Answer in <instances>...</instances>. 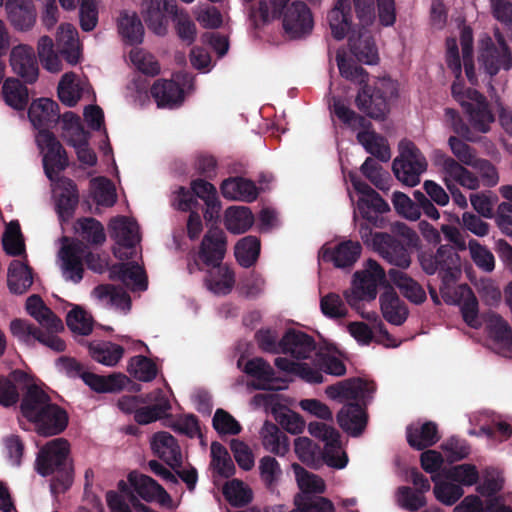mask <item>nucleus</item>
<instances>
[{"mask_svg": "<svg viewBox=\"0 0 512 512\" xmlns=\"http://www.w3.org/2000/svg\"><path fill=\"white\" fill-rule=\"evenodd\" d=\"M327 19L334 39L343 40L348 36L350 51L358 61L369 65L377 63L378 50L367 26L361 25L356 30L352 24L351 0H337Z\"/></svg>", "mask_w": 512, "mask_h": 512, "instance_id": "1", "label": "nucleus"}, {"mask_svg": "<svg viewBox=\"0 0 512 512\" xmlns=\"http://www.w3.org/2000/svg\"><path fill=\"white\" fill-rule=\"evenodd\" d=\"M261 0L255 16L262 23L282 19L285 33L291 39H300L309 35L313 29V17L309 7L302 1Z\"/></svg>", "mask_w": 512, "mask_h": 512, "instance_id": "2", "label": "nucleus"}, {"mask_svg": "<svg viewBox=\"0 0 512 512\" xmlns=\"http://www.w3.org/2000/svg\"><path fill=\"white\" fill-rule=\"evenodd\" d=\"M70 445L64 438L48 442L38 453L36 471L43 477L56 474L50 483L51 493L66 492L73 483V466L69 460Z\"/></svg>", "mask_w": 512, "mask_h": 512, "instance_id": "3", "label": "nucleus"}, {"mask_svg": "<svg viewBox=\"0 0 512 512\" xmlns=\"http://www.w3.org/2000/svg\"><path fill=\"white\" fill-rule=\"evenodd\" d=\"M300 492L294 497L295 509L290 512H329L334 509L333 503L321 494L326 490L325 481L300 464L292 465Z\"/></svg>", "mask_w": 512, "mask_h": 512, "instance_id": "4", "label": "nucleus"}, {"mask_svg": "<svg viewBox=\"0 0 512 512\" xmlns=\"http://www.w3.org/2000/svg\"><path fill=\"white\" fill-rule=\"evenodd\" d=\"M397 96L396 82L390 78H382L373 85L361 86L355 98V105L369 118L383 121L389 112V101Z\"/></svg>", "mask_w": 512, "mask_h": 512, "instance_id": "5", "label": "nucleus"}, {"mask_svg": "<svg viewBox=\"0 0 512 512\" xmlns=\"http://www.w3.org/2000/svg\"><path fill=\"white\" fill-rule=\"evenodd\" d=\"M418 260L426 274L434 275L438 273L444 285L455 282L461 274L460 256L448 244L440 245L436 251L432 248L421 249Z\"/></svg>", "mask_w": 512, "mask_h": 512, "instance_id": "6", "label": "nucleus"}, {"mask_svg": "<svg viewBox=\"0 0 512 512\" xmlns=\"http://www.w3.org/2000/svg\"><path fill=\"white\" fill-rule=\"evenodd\" d=\"M384 281V269L376 260L368 259L365 269L354 274L352 287L345 290L343 296L350 307L359 308L363 300L376 298L377 287Z\"/></svg>", "mask_w": 512, "mask_h": 512, "instance_id": "7", "label": "nucleus"}, {"mask_svg": "<svg viewBox=\"0 0 512 512\" xmlns=\"http://www.w3.org/2000/svg\"><path fill=\"white\" fill-rule=\"evenodd\" d=\"M399 150V156L392 163L393 173L404 185L416 186L427 169L426 158L412 141H401Z\"/></svg>", "mask_w": 512, "mask_h": 512, "instance_id": "8", "label": "nucleus"}, {"mask_svg": "<svg viewBox=\"0 0 512 512\" xmlns=\"http://www.w3.org/2000/svg\"><path fill=\"white\" fill-rule=\"evenodd\" d=\"M38 146L46 153L43 156V168L46 177L54 182L59 173L69 166L66 150L50 130H42L36 136Z\"/></svg>", "mask_w": 512, "mask_h": 512, "instance_id": "9", "label": "nucleus"}, {"mask_svg": "<svg viewBox=\"0 0 512 512\" xmlns=\"http://www.w3.org/2000/svg\"><path fill=\"white\" fill-rule=\"evenodd\" d=\"M308 432L311 436L325 442L323 459L328 466L343 469L347 465L348 457L346 453H339L341 447L340 434L333 426L314 421L309 423Z\"/></svg>", "mask_w": 512, "mask_h": 512, "instance_id": "10", "label": "nucleus"}, {"mask_svg": "<svg viewBox=\"0 0 512 512\" xmlns=\"http://www.w3.org/2000/svg\"><path fill=\"white\" fill-rule=\"evenodd\" d=\"M469 101H462V108L468 115L470 125L479 133H487L495 117L486 97L475 89L467 90Z\"/></svg>", "mask_w": 512, "mask_h": 512, "instance_id": "11", "label": "nucleus"}, {"mask_svg": "<svg viewBox=\"0 0 512 512\" xmlns=\"http://www.w3.org/2000/svg\"><path fill=\"white\" fill-rule=\"evenodd\" d=\"M174 9H177L176 0H143L141 14L152 32L164 36Z\"/></svg>", "mask_w": 512, "mask_h": 512, "instance_id": "12", "label": "nucleus"}, {"mask_svg": "<svg viewBox=\"0 0 512 512\" xmlns=\"http://www.w3.org/2000/svg\"><path fill=\"white\" fill-rule=\"evenodd\" d=\"M10 330L13 336L24 343L28 344L32 340H37L56 352H63L66 349L65 342L58 336L54 335L55 332L43 331L26 320H12L10 323Z\"/></svg>", "mask_w": 512, "mask_h": 512, "instance_id": "13", "label": "nucleus"}, {"mask_svg": "<svg viewBox=\"0 0 512 512\" xmlns=\"http://www.w3.org/2000/svg\"><path fill=\"white\" fill-rule=\"evenodd\" d=\"M373 243L381 256L389 263L400 268L410 266L409 245L388 233L378 232L373 235Z\"/></svg>", "mask_w": 512, "mask_h": 512, "instance_id": "14", "label": "nucleus"}, {"mask_svg": "<svg viewBox=\"0 0 512 512\" xmlns=\"http://www.w3.org/2000/svg\"><path fill=\"white\" fill-rule=\"evenodd\" d=\"M227 250V237L219 227H211L203 236L199 246L198 258L207 266L221 264Z\"/></svg>", "mask_w": 512, "mask_h": 512, "instance_id": "15", "label": "nucleus"}, {"mask_svg": "<svg viewBox=\"0 0 512 512\" xmlns=\"http://www.w3.org/2000/svg\"><path fill=\"white\" fill-rule=\"evenodd\" d=\"M362 252V246L358 241L346 240L334 247H322L319 252L320 260L331 262L336 268L350 270Z\"/></svg>", "mask_w": 512, "mask_h": 512, "instance_id": "16", "label": "nucleus"}, {"mask_svg": "<svg viewBox=\"0 0 512 512\" xmlns=\"http://www.w3.org/2000/svg\"><path fill=\"white\" fill-rule=\"evenodd\" d=\"M10 65L25 83L33 84L37 81L39 67L32 47L23 44L15 46L10 53Z\"/></svg>", "mask_w": 512, "mask_h": 512, "instance_id": "17", "label": "nucleus"}, {"mask_svg": "<svg viewBox=\"0 0 512 512\" xmlns=\"http://www.w3.org/2000/svg\"><path fill=\"white\" fill-rule=\"evenodd\" d=\"M45 407L44 412L32 422L35 431L44 437L61 434L68 426L67 411L53 402Z\"/></svg>", "mask_w": 512, "mask_h": 512, "instance_id": "18", "label": "nucleus"}, {"mask_svg": "<svg viewBox=\"0 0 512 512\" xmlns=\"http://www.w3.org/2000/svg\"><path fill=\"white\" fill-rule=\"evenodd\" d=\"M85 249L86 246L81 241L64 245L60 249L61 269L65 280L79 283L83 279V255Z\"/></svg>", "mask_w": 512, "mask_h": 512, "instance_id": "19", "label": "nucleus"}, {"mask_svg": "<svg viewBox=\"0 0 512 512\" xmlns=\"http://www.w3.org/2000/svg\"><path fill=\"white\" fill-rule=\"evenodd\" d=\"M479 62L487 74L495 76L501 69L508 71L512 68V53L510 48L498 49L488 37L482 41Z\"/></svg>", "mask_w": 512, "mask_h": 512, "instance_id": "20", "label": "nucleus"}, {"mask_svg": "<svg viewBox=\"0 0 512 512\" xmlns=\"http://www.w3.org/2000/svg\"><path fill=\"white\" fill-rule=\"evenodd\" d=\"M154 402L151 405L139 407L135 411L134 420L140 425H147L168 416L171 404L162 389L149 393L141 403Z\"/></svg>", "mask_w": 512, "mask_h": 512, "instance_id": "21", "label": "nucleus"}, {"mask_svg": "<svg viewBox=\"0 0 512 512\" xmlns=\"http://www.w3.org/2000/svg\"><path fill=\"white\" fill-rule=\"evenodd\" d=\"M5 10L8 21L17 31H29L36 23L37 12L32 0H6Z\"/></svg>", "mask_w": 512, "mask_h": 512, "instance_id": "22", "label": "nucleus"}, {"mask_svg": "<svg viewBox=\"0 0 512 512\" xmlns=\"http://www.w3.org/2000/svg\"><path fill=\"white\" fill-rule=\"evenodd\" d=\"M151 448L156 456L172 469L182 465V454L177 439L169 432L160 431L153 435Z\"/></svg>", "mask_w": 512, "mask_h": 512, "instance_id": "23", "label": "nucleus"}, {"mask_svg": "<svg viewBox=\"0 0 512 512\" xmlns=\"http://www.w3.org/2000/svg\"><path fill=\"white\" fill-rule=\"evenodd\" d=\"M28 117L38 132L49 130L60 119L59 105L49 98L34 100L28 109Z\"/></svg>", "mask_w": 512, "mask_h": 512, "instance_id": "24", "label": "nucleus"}, {"mask_svg": "<svg viewBox=\"0 0 512 512\" xmlns=\"http://www.w3.org/2000/svg\"><path fill=\"white\" fill-rule=\"evenodd\" d=\"M222 196L227 200L254 202L259 195V190L254 181L241 177H228L220 185Z\"/></svg>", "mask_w": 512, "mask_h": 512, "instance_id": "25", "label": "nucleus"}, {"mask_svg": "<svg viewBox=\"0 0 512 512\" xmlns=\"http://www.w3.org/2000/svg\"><path fill=\"white\" fill-rule=\"evenodd\" d=\"M315 349L314 338L303 331L290 328L282 336L281 354H289L296 359H307Z\"/></svg>", "mask_w": 512, "mask_h": 512, "instance_id": "26", "label": "nucleus"}, {"mask_svg": "<svg viewBox=\"0 0 512 512\" xmlns=\"http://www.w3.org/2000/svg\"><path fill=\"white\" fill-rule=\"evenodd\" d=\"M364 405L351 402L341 408L337 414L339 426L353 437L360 436L366 428L368 416Z\"/></svg>", "mask_w": 512, "mask_h": 512, "instance_id": "27", "label": "nucleus"}, {"mask_svg": "<svg viewBox=\"0 0 512 512\" xmlns=\"http://www.w3.org/2000/svg\"><path fill=\"white\" fill-rule=\"evenodd\" d=\"M128 480L136 494L146 502L158 500L160 504L167 505L171 502V496L167 491L152 477L135 473H130Z\"/></svg>", "mask_w": 512, "mask_h": 512, "instance_id": "28", "label": "nucleus"}, {"mask_svg": "<svg viewBox=\"0 0 512 512\" xmlns=\"http://www.w3.org/2000/svg\"><path fill=\"white\" fill-rule=\"evenodd\" d=\"M52 403L50 396L36 384H26L20 410L24 418L32 423Z\"/></svg>", "mask_w": 512, "mask_h": 512, "instance_id": "29", "label": "nucleus"}, {"mask_svg": "<svg viewBox=\"0 0 512 512\" xmlns=\"http://www.w3.org/2000/svg\"><path fill=\"white\" fill-rule=\"evenodd\" d=\"M379 302L382 315L387 322L400 326L406 321L408 308L392 287L380 295Z\"/></svg>", "mask_w": 512, "mask_h": 512, "instance_id": "30", "label": "nucleus"}, {"mask_svg": "<svg viewBox=\"0 0 512 512\" xmlns=\"http://www.w3.org/2000/svg\"><path fill=\"white\" fill-rule=\"evenodd\" d=\"M110 279L121 281L124 285L144 291L148 287L145 271L136 262L115 263L110 269Z\"/></svg>", "mask_w": 512, "mask_h": 512, "instance_id": "31", "label": "nucleus"}, {"mask_svg": "<svg viewBox=\"0 0 512 512\" xmlns=\"http://www.w3.org/2000/svg\"><path fill=\"white\" fill-rule=\"evenodd\" d=\"M243 372L253 378L252 386L256 390H274L273 383L276 380L273 367L262 357H254L248 360Z\"/></svg>", "mask_w": 512, "mask_h": 512, "instance_id": "32", "label": "nucleus"}, {"mask_svg": "<svg viewBox=\"0 0 512 512\" xmlns=\"http://www.w3.org/2000/svg\"><path fill=\"white\" fill-rule=\"evenodd\" d=\"M151 95L158 107H175L184 100L183 88L174 80L158 79L151 87Z\"/></svg>", "mask_w": 512, "mask_h": 512, "instance_id": "33", "label": "nucleus"}, {"mask_svg": "<svg viewBox=\"0 0 512 512\" xmlns=\"http://www.w3.org/2000/svg\"><path fill=\"white\" fill-rule=\"evenodd\" d=\"M58 53L71 65L80 60L79 39L76 28L71 24H61L57 33Z\"/></svg>", "mask_w": 512, "mask_h": 512, "instance_id": "34", "label": "nucleus"}, {"mask_svg": "<svg viewBox=\"0 0 512 512\" xmlns=\"http://www.w3.org/2000/svg\"><path fill=\"white\" fill-rule=\"evenodd\" d=\"M110 236L118 246L134 248L139 241L138 226L126 216L112 218L109 223Z\"/></svg>", "mask_w": 512, "mask_h": 512, "instance_id": "35", "label": "nucleus"}, {"mask_svg": "<svg viewBox=\"0 0 512 512\" xmlns=\"http://www.w3.org/2000/svg\"><path fill=\"white\" fill-rule=\"evenodd\" d=\"M440 440L438 426L435 422L427 421L420 427H407V442L415 450L422 451Z\"/></svg>", "mask_w": 512, "mask_h": 512, "instance_id": "36", "label": "nucleus"}, {"mask_svg": "<svg viewBox=\"0 0 512 512\" xmlns=\"http://www.w3.org/2000/svg\"><path fill=\"white\" fill-rule=\"evenodd\" d=\"M205 277L207 288L215 294L227 295L231 292L235 284V274L226 265L218 264V266H208Z\"/></svg>", "mask_w": 512, "mask_h": 512, "instance_id": "37", "label": "nucleus"}, {"mask_svg": "<svg viewBox=\"0 0 512 512\" xmlns=\"http://www.w3.org/2000/svg\"><path fill=\"white\" fill-rule=\"evenodd\" d=\"M330 108L333 114L350 129L360 128L361 131H375L369 120L352 110L341 98L333 97Z\"/></svg>", "mask_w": 512, "mask_h": 512, "instance_id": "38", "label": "nucleus"}, {"mask_svg": "<svg viewBox=\"0 0 512 512\" xmlns=\"http://www.w3.org/2000/svg\"><path fill=\"white\" fill-rule=\"evenodd\" d=\"M391 282L399 288L402 295L414 304H421L426 300V293L422 286L403 271L390 269Z\"/></svg>", "mask_w": 512, "mask_h": 512, "instance_id": "39", "label": "nucleus"}, {"mask_svg": "<svg viewBox=\"0 0 512 512\" xmlns=\"http://www.w3.org/2000/svg\"><path fill=\"white\" fill-rule=\"evenodd\" d=\"M255 218L247 206H231L226 209L224 225L233 234L247 232L254 224Z\"/></svg>", "mask_w": 512, "mask_h": 512, "instance_id": "40", "label": "nucleus"}, {"mask_svg": "<svg viewBox=\"0 0 512 512\" xmlns=\"http://www.w3.org/2000/svg\"><path fill=\"white\" fill-rule=\"evenodd\" d=\"M33 283L32 269L19 260H13L8 268L7 284L11 293L23 294Z\"/></svg>", "mask_w": 512, "mask_h": 512, "instance_id": "41", "label": "nucleus"}, {"mask_svg": "<svg viewBox=\"0 0 512 512\" xmlns=\"http://www.w3.org/2000/svg\"><path fill=\"white\" fill-rule=\"evenodd\" d=\"M356 139L367 153L373 155L379 161L388 162L390 160V148L385 143V138L376 131H359Z\"/></svg>", "mask_w": 512, "mask_h": 512, "instance_id": "42", "label": "nucleus"}, {"mask_svg": "<svg viewBox=\"0 0 512 512\" xmlns=\"http://www.w3.org/2000/svg\"><path fill=\"white\" fill-rule=\"evenodd\" d=\"M82 380L95 392L110 393L120 391L124 387L127 377L120 373L102 376L87 372L82 375Z\"/></svg>", "mask_w": 512, "mask_h": 512, "instance_id": "43", "label": "nucleus"}, {"mask_svg": "<svg viewBox=\"0 0 512 512\" xmlns=\"http://www.w3.org/2000/svg\"><path fill=\"white\" fill-rule=\"evenodd\" d=\"M260 250V239L257 236L248 235L236 243L234 255L240 266L250 268L257 262Z\"/></svg>", "mask_w": 512, "mask_h": 512, "instance_id": "44", "label": "nucleus"}, {"mask_svg": "<svg viewBox=\"0 0 512 512\" xmlns=\"http://www.w3.org/2000/svg\"><path fill=\"white\" fill-rule=\"evenodd\" d=\"M124 348L118 344L103 341L89 345V355L96 362L105 366H115L123 357Z\"/></svg>", "mask_w": 512, "mask_h": 512, "instance_id": "45", "label": "nucleus"}, {"mask_svg": "<svg viewBox=\"0 0 512 512\" xmlns=\"http://www.w3.org/2000/svg\"><path fill=\"white\" fill-rule=\"evenodd\" d=\"M2 94L6 104L15 110H24L28 105V89L17 78H7L4 81Z\"/></svg>", "mask_w": 512, "mask_h": 512, "instance_id": "46", "label": "nucleus"}, {"mask_svg": "<svg viewBox=\"0 0 512 512\" xmlns=\"http://www.w3.org/2000/svg\"><path fill=\"white\" fill-rule=\"evenodd\" d=\"M487 327L493 342L504 351L512 353V328L509 323L502 316L493 314Z\"/></svg>", "mask_w": 512, "mask_h": 512, "instance_id": "47", "label": "nucleus"}, {"mask_svg": "<svg viewBox=\"0 0 512 512\" xmlns=\"http://www.w3.org/2000/svg\"><path fill=\"white\" fill-rule=\"evenodd\" d=\"M343 384V399L352 400L354 402L361 401L366 405L365 399L370 397L376 390V385L373 381H367L360 377L345 379Z\"/></svg>", "mask_w": 512, "mask_h": 512, "instance_id": "48", "label": "nucleus"}, {"mask_svg": "<svg viewBox=\"0 0 512 512\" xmlns=\"http://www.w3.org/2000/svg\"><path fill=\"white\" fill-rule=\"evenodd\" d=\"M118 30L125 43L129 45H137L143 41L144 27L140 18L135 13L132 15L128 13L121 14Z\"/></svg>", "mask_w": 512, "mask_h": 512, "instance_id": "49", "label": "nucleus"}, {"mask_svg": "<svg viewBox=\"0 0 512 512\" xmlns=\"http://www.w3.org/2000/svg\"><path fill=\"white\" fill-rule=\"evenodd\" d=\"M75 229L82 240L89 244L102 245L106 240L102 223L93 217L79 218L76 221Z\"/></svg>", "mask_w": 512, "mask_h": 512, "instance_id": "50", "label": "nucleus"}, {"mask_svg": "<svg viewBox=\"0 0 512 512\" xmlns=\"http://www.w3.org/2000/svg\"><path fill=\"white\" fill-rule=\"evenodd\" d=\"M357 207L361 217L370 223H377L378 214L390 211L388 203L376 191L366 198H359Z\"/></svg>", "mask_w": 512, "mask_h": 512, "instance_id": "51", "label": "nucleus"}, {"mask_svg": "<svg viewBox=\"0 0 512 512\" xmlns=\"http://www.w3.org/2000/svg\"><path fill=\"white\" fill-rule=\"evenodd\" d=\"M222 493L233 507H244L253 499L252 490L239 479H232L226 482Z\"/></svg>", "mask_w": 512, "mask_h": 512, "instance_id": "52", "label": "nucleus"}, {"mask_svg": "<svg viewBox=\"0 0 512 512\" xmlns=\"http://www.w3.org/2000/svg\"><path fill=\"white\" fill-rule=\"evenodd\" d=\"M11 378H0V405L10 407L16 404L19 400V393L14 384L26 383L28 375L22 370H15L11 373Z\"/></svg>", "mask_w": 512, "mask_h": 512, "instance_id": "53", "label": "nucleus"}, {"mask_svg": "<svg viewBox=\"0 0 512 512\" xmlns=\"http://www.w3.org/2000/svg\"><path fill=\"white\" fill-rule=\"evenodd\" d=\"M264 427L262 443L265 449L275 455L284 456L289 450L287 436L273 423L266 422Z\"/></svg>", "mask_w": 512, "mask_h": 512, "instance_id": "54", "label": "nucleus"}, {"mask_svg": "<svg viewBox=\"0 0 512 512\" xmlns=\"http://www.w3.org/2000/svg\"><path fill=\"white\" fill-rule=\"evenodd\" d=\"M3 249L9 256H19L25 251L20 224L17 220L10 221L2 234Z\"/></svg>", "mask_w": 512, "mask_h": 512, "instance_id": "55", "label": "nucleus"}, {"mask_svg": "<svg viewBox=\"0 0 512 512\" xmlns=\"http://www.w3.org/2000/svg\"><path fill=\"white\" fill-rule=\"evenodd\" d=\"M360 171L376 188L382 191L389 189L390 174L374 158L367 157Z\"/></svg>", "mask_w": 512, "mask_h": 512, "instance_id": "56", "label": "nucleus"}, {"mask_svg": "<svg viewBox=\"0 0 512 512\" xmlns=\"http://www.w3.org/2000/svg\"><path fill=\"white\" fill-rule=\"evenodd\" d=\"M37 52L43 67L53 73L62 69L61 60L54 50V43L51 37L42 36L38 40Z\"/></svg>", "mask_w": 512, "mask_h": 512, "instance_id": "57", "label": "nucleus"}, {"mask_svg": "<svg viewBox=\"0 0 512 512\" xmlns=\"http://www.w3.org/2000/svg\"><path fill=\"white\" fill-rule=\"evenodd\" d=\"M435 483L433 493L435 498L446 506L454 505L463 495V488L456 483L448 481H439L438 476H432Z\"/></svg>", "mask_w": 512, "mask_h": 512, "instance_id": "58", "label": "nucleus"}, {"mask_svg": "<svg viewBox=\"0 0 512 512\" xmlns=\"http://www.w3.org/2000/svg\"><path fill=\"white\" fill-rule=\"evenodd\" d=\"M128 372L137 380L142 382H151L157 376L156 364L146 356L138 355L130 359Z\"/></svg>", "mask_w": 512, "mask_h": 512, "instance_id": "59", "label": "nucleus"}, {"mask_svg": "<svg viewBox=\"0 0 512 512\" xmlns=\"http://www.w3.org/2000/svg\"><path fill=\"white\" fill-rule=\"evenodd\" d=\"M171 20L175 24L178 37L187 45L192 44L196 38V25L188 13L177 7L173 10Z\"/></svg>", "mask_w": 512, "mask_h": 512, "instance_id": "60", "label": "nucleus"}, {"mask_svg": "<svg viewBox=\"0 0 512 512\" xmlns=\"http://www.w3.org/2000/svg\"><path fill=\"white\" fill-rule=\"evenodd\" d=\"M66 324L71 331L83 336L89 335L93 330L92 317L80 306H74L66 316Z\"/></svg>", "mask_w": 512, "mask_h": 512, "instance_id": "61", "label": "nucleus"}, {"mask_svg": "<svg viewBox=\"0 0 512 512\" xmlns=\"http://www.w3.org/2000/svg\"><path fill=\"white\" fill-rule=\"evenodd\" d=\"M447 479L458 483L460 486H472L479 480V472L474 464H459L452 466L444 472Z\"/></svg>", "mask_w": 512, "mask_h": 512, "instance_id": "62", "label": "nucleus"}, {"mask_svg": "<svg viewBox=\"0 0 512 512\" xmlns=\"http://www.w3.org/2000/svg\"><path fill=\"white\" fill-rule=\"evenodd\" d=\"M470 256L475 265L482 271L490 273L495 268V258L493 253L476 239H470L468 242Z\"/></svg>", "mask_w": 512, "mask_h": 512, "instance_id": "63", "label": "nucleus"}, {"mask_svg": "<svg viewBox=\"0 0 512 512\" xmlns=\"http://www.w3.org/2000/svg\"><path fill=\"white\" fill-rule=\"evenodd\" d=\"M95 191L94 200L98 205L112 207L116 202V190L112 181L106 177H96L91 181Z\"/></svg>", "mask_w": 512, "mask_h": 512, "instance_id": "64", "label": "nucleus"}]
</instances>
